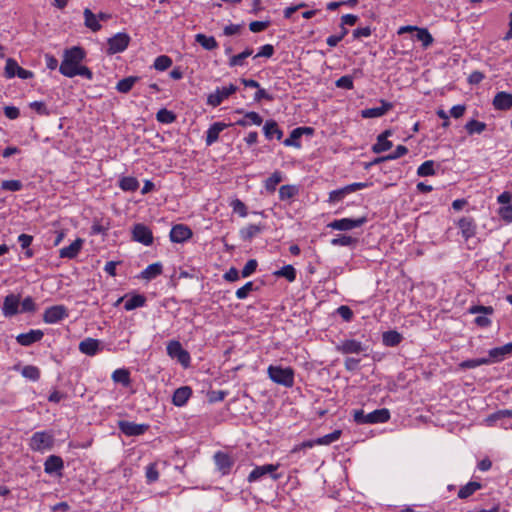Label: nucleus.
<instances>
[{
	"label": "nucleus",
	"mask_w": 512,
	"mask_h": 512,
	"mask_svg": "<svg viewBox=\"0 0 512 512\" xmlns=\"http://www.w3.org/2000/svg\"><path fill=\"white\" fill-rule=\"evenodd\" d=\"M257 266H258L257 261L255 259H250L249 261H247V263L243 267V269L241 271V276L243 278L249 277L256 271Z\"/></svg>",
	"instance_id": "62"
},
{
	"label": "nucleus",
	"mask_w": 512,
	"mask_h": 512,
	"mask_svg": "<svg viewBox=\"0 0 512 512\" xmlns=\"http://www.w3.org/2000/svg\"><path fill=\"white\" fill-rule=\"evenodd\" d=\"M130 36L127 33H117L108 39V53L116 54L123 52L129 45Z\"/></svg>",
	"instance_id": "11"
},
{
	"label": "nucleus",
	"mask_w": 512,
	"mask_h": 512,
	"mask_svg": "<svg viewBox=\"0 0 512 512\" xmlns=\"http://www.w3.org/2000/svg\"><path fill=\"white\" fill-rule=\"evenodd\" d=\"M341 436L340 430H335L330 434L324 435L322 437H319L317 439H313L312 442L315 445H330L331 443L337 441Z\"/></svg>",
	"instance_id": "40"
},
{
	"label": "nucleus",
	"mask_w": 512,
	"mask_h": 512,
	"mask_svg": "<svg viewBox=\"0 0 512 512\" xmlns=\"http://www.w3.org/2000/svg\"><path fill=\"white\" fill-rule=\"evenodd\" d=\"M138 81L139 77L137 76L126 77L117 83L116 89L118 92L126 94L133 88L135 83Z\"/></svg>",
	"instance_id": "36"
},
{
	"label": "nucleus",
	"mask_w": 512,
	"mask_h": 512,
	"mask_svg": "<svg viewBox=\"0 0 512 512\" xmlns=\"http://www.w3.org/2000/svg\"><path fill=\"white\" fill-rule=\"evenodd\" d=\"M162 270L163 268L160 263H153L142 272V277L147 280L154 279L162 273Z\"/></svg>",
	"instance_id": "46"
},
{
	"label": "nucleus",
	"mask_w": 512,
	"mask_h": 512,
	"mask_svg": "<svg viewBox=\"0 0 512 512\" xmlns=\"http://www.w3.org/2000/svg\"><path fill=\"white\" fill-rule=\"evenodd\" d=\"M64 468V462L61 457L50 455L44 463V470L48 474L59 472Z\"/></svg>",
	"instance_id": "28"
},
{
	"label": "nucleus",
	"mask_w": 512,
	"mask_h": 512,
	"mask_svg": "<svg viewBox=\"0 0 512 512\" xmlns=\"http://www.w3.org/2000/svg\"><path fill=\"white\" fill-rule=\"evenodd\" d=\"M336 350L341 354H359L365 351V348L360 341L345 339L337 344Z\"/></svg>",
	"instance_id": "13"
},
{
	"label": "nucleus",
	"mask_w": 512,
	"mask_h": 512,
	"mask_svg": "<svg viewBox=\"0 0 512 512\" xmlns=\"http://www.w3.org/2000/svg\"><path fill=\"white\" fill-rule=\"evenodd\" d=\"M347 194H348V191H346V186L341 188V189L334 190V191L330 192V194H329V201L332 202V203L339 202Z\"/></svg>",
	"instance_id": "64"
},
{
	"label": "nucleus",
	"mask_w": 512,
	"mask_h": 512,
	"mask_svg": "<svg viewBox=\"0 0 512 512\" xmlns=\"http://www.w3.org/2000/svg\"><path fill=\"white\" fill-rule=\"evenodd\" d=\"M132 239L145 246L153 244V234L151 229L143 223H137L132 228Z\"/></svg>",
	"instance_id": "8"
},
{
	"label": "nucleus",
	"mask_w": 512,
	"mask_h": 512,
	"mask_svg": "<svg viewBox=\"0 0 512 512\" xmlns=\"http://www.w3.org/2000/svg\"><path fill=\"white\" fill-rule=\"evenodd\" d=\"M148 424H136L130 421H119L118 428L126 436H139L144 434L149 429Z\"/></svg>",
	"instance_id": "12"
},
{
	"label": "nucleus",
	"mask_w": 512,
	"mask_h": 512,
	"mask_svg": "<svg viewBox=\"0 0 512 512\" xmlns=\"http://www.w3.org/2000/svg\"><path fill=\"white\" fill-rule=\"evenodd\" d=\"M299 192V189L295 185H283L279 189V199L281 201L290 200L295 197Z\"/></svg>",
	"instance_id": "39"
},
{
	"label": "nucleus",
	"mask_w": 512,
	"mask_h": 512,
	"mask_svg": "<svg viewBox=\"0 0 512 512\" xmlns=\"http://www.w3.org/2000/svg\"><path fill=\"white\" fill-rule=\"evenodd\" d=\"M109 229V222L103 223V221L94 220L91 226V234H106Z\"/></svg>",
	"instance_id": "59"
},
{
	"label": "nucleus",
	"mask_w": 512,
	"mask_h": 512,
	"mask_svg": "<svg viewBox=\"0 0 512 512\" xmlns=\"http://www.w3.org/2000/svg\"><path fill=\"white\" fill-rule=\"evenodd\" d=\"M237 86L230 84L221 88H217L213 93L207 97V104L212 107L219 106L224 100L228 99L232 94L237 91Z\"/></svg>",
	"instance_id": "7"
},
{
	"label": "nucleus",
	"mask_w": 512,
	"mask_h": 512,
	"mask_svg": "<svg viewBox=\"0 0 512 512\" xmlns=\"http://www.w3.org/2000/svg\"><path fill=\"white\" fill-rule=\"evenodd\" d=\"M125 300L124 302V309L126 311H131V310H134L136 308H140V307H143L146 303V297L141 295V294H136V295H133L131 297H125V298H120L118 300V303Z\"/></svg>",
	"instance_id": "26"
},
{
	"label": "nucleus",
	"mask_w": 512,
	"mask_h": 512,
	"mask_svg": "<svg viewBox=\"0 0 512 512\" xmlns=\"http://www.w3.org/2000/svg\"><path fill=\"white\" fill-rule=\"evenodd\" d=\"M227 127L228 125L222 122L212 124L206 132V144L210 146L215 143L219 138V134Z\"/></svg>",
	"instance_id": "27"
},
{
	"label": "nucleus",
	"mask_w": 512,
	"mask_h": 512,
	"mask_svg": "<svg viewBox=\"0 0 512 512\" xmlns=\"http://www.w3.org/2000/svg\"><path fill=\"white\" fill-rule=\"evenodd\" d=\"M156 119L160 123L170 124L176 120V115L172 111L162 108L157 112Z\"/></svg>",
	"instance_id": "50"
},
{
	"label": "nucleus",
	"mask_w": 512,
	"mask_h": 512,
	"mask_svg": "<svg viewBox=\"0 0 512 512\" xmlns=\"http://www.w3.org/2000/svg\"><path fill=\"white\" fill-rule=\"evenodd\" d=\"M254 290H256L254 283L252 281H249L236 291V297L241 300L245 299Z\"/></svg>",
	"instance_id": "56"
},
{
	"label": "nucleus",
	"mask_w": 512,
	"mask_h": 512,
	"mask_svg": "<svg viewBox=\"0 0 512 512\" xmlns=\"http://www.w3.org/2000/svg\"><path fill=\"white\" fill-rule=\"evenodd\" d=\"M283 180L282 173L280 171H275L272 175L267 178L264 182L265 189L273 193L276 190L277 185Z\"/></svg>",
	"instance_id": "37"
},
{
	"label": "nucleus",
	"mask_w": 512,
	"mask_h": 512,
	"mask_svg": "<svg viewBox=\"0 0 512 512\" xmlns=\"http://www.w3.org/2000/svg\"><path fill=\"white\" fill-rule=\"evenodd\" d=\"M85 26L93 32L99 31L102 26L99 23L97 15H95L89 8L84 9Z\"/></svg>",
	"instance_id": "30"
},
{
	"label": "nucleus",
	"mask_w": 512,
	"mask_h": 512,
	"mask_svg": "<svg viewBox=\"0 0 512 512\" xmlns=\"http://www.w3.org/2000/svg\"><path fill=\"white\" fill-rule=\"evenodd\" d=\"M512 354V342L505 344L501 347H496L489 350V357L486 360H490L491 363L500 362L505 359L507 355Z\"/></svg>",
	"instance_id": "18"
},
{
	"label": "nucleus",
	"mask_w": 512,
	"mask_h": 512,
	"mask_svg": "<svg viewBox=\"0 0 512 512\" xmlns=\"http://www.w3.org/2000/svg\"><path fill=\"white\" fill-rule=\"evenodd\" d=\"M268 377L276 384L286 388L294 385V370L291 367L270 365L267 369Z\"/></svg>",
	"instance_id": "2"
},
{
	"label": "nucleus",
	"mask_w": 512,
	"mask_h": 512,
	"mask_svg": "<svg viewBox=\"0 0 512 512\" xmlns=\"http://www.w3.org/2000/svg\"><path fill=\"white\" fill-rule=\"evenodd\" d=\"M390 419V412L386 408L377 409L368 414L363 410H356L354 412V420L358 424H375L385 423Z\"/></svg>",
	"instance_id": "3"
},
{
	"label": "nucleus",
	"mask_w": 512,
	"mask_h": 512,
	"mask_svg": "<svg viewBox=\"0 0 512 512\" xmlns=\"http://www.w3.org/2000/svg\"><path fill=\"white\" fill-rule=\"evenodd\" d=\"M44 336L41 330H30L27 333L19 334L16 337V341L22 346H30L40 341Z\"/></svg>",
	"instance_id": "20"
},
{
	"label": "nucleus",
	"mask_w": 512,
	"mask_h": 512,
	"mask_svg": "<svg viewBox=\"0 0 512 512\" xmlns=\"http://www.w3.org/2000/svg\"><path fill=\"white\" fill-rule=\"evenodd\" d=\"M416 39L422 42L424 48L429 47L433 43V37L426 28H419L415 30Z\"/></svg>",
	"instance_id": "42"
},
{
	"label": "nucleus",
	"mask_w": 512,
	"mask_h": 512,
	"mask_svg": "<svg viewBox=\"0 0 512 512\" xmlns=\"http://www.w3.org/2000/svg\"><path fill=\"white\" fill-rule=\"evenodd\" d=\"M146 479L147 483H154L159 479V472L157 470V465L155 463H151L146 467Z\"/></svg>",
	"instance_id": "57"
},
{
	"label": "nucleus",
	"mask_w": 512,
	"mask_h": 512,
	"mask_svg": "<svg viewBox=\"0 0 512 512\" xmlns=\"http://www.w3.org/2000/svg\"><path fill=\"white\" fill-rule=\"evenodd\" d=\"M499 216L506 222H512V202L501 206L498 210Z\"/></svg>",
	"instance_id": "63"
},
{
	"label": "nucleus",
	"mask_w": 512,
	"mask_h": 512,
	"mask_svg": "<svg viewBox=\"0 0 512 512\" xmlns=\"http://www.w3.org/2000/svg\"><path fill=\"white\" fill-rule=\"evenodd\" d=\"M101 342L94 338H86L79 343V351L88 356L96 355L100 350Z\"/></svg>",
	"instance_id": "19"
},
{
	"label": "nucleus",
	"mask_w": 512,
	"mask_h": 512,
	"mask_svg": "<svg viewBox=\"0 0 512 512\" xmlns=\"http://www.w3.org/2000/svg\"><path fill=\"white\" fill-rule=\"evenodd\" d=\"M382 341L385 346L394 347L402 341V336L397 331H387L383 333Z\"/></svg>",
	"instance_id": "35"
},
{
	"label": "nucleus",
	"mask_w": 512,
	"mask_h": 512,
	"mask_svg": "<svg viewBox=\"0 0 512 512\" xmlns=\"http://www.w3.org/2000/svg\"><path fill=\"white\" fill-rule=\"evenodd\" d=\"M279 464H265L262 466H256L248 475V482H256L261 480L264 476L270 475L273 480L280 479L281 475L276 473L279 468Z\"/></svg>",
	"instance_id": "5"
},
{
	"label": "nucleus",
	"mask_w": 512,
	"mask_h": 512,
	"mask_svg": "<svg viewBox=\"0 0 512 512\" xmlns=\"http://www.w3.org/2000/svg\"><path fill=\"white\" fill-rule=\"evenodd\" d=\"M367 222L366 217H361L357 219H350V218H342L337 219L328 224V227L334 229V230H340V231H348L352 230L354 228L361 227L363 224Z\"/></svg>",
	"instance_id": "10"
},
{
	"label": "nucleus",
	"mask_w": 512,
	"mask_h": 512,
	"mask_svg": "<svg viewBox=\"0 0 512 512\" xmlns=\"http://www.w3.org/2000/svg\"><path fill=\"white\" fill-rule=\"evenodd\" d=\"M304 130L305 129H301V128H296V129L292 130V132L290 133V136L284 140V142H283L284 145L300 147L301 146L300 138L304 134Z\"/></svg>",
	"instance_id": "41"
},
{
	"label": "nucleus",
	"mask_w": 512,
	"mask_h": 512,
	"mask_svg": "<svg viewBox=\"0 0 512 512\" xmlns=\"http://www.w3.org/2000/svg\"><path fill=\"white\" fill-rule=\"evenodd\" d=\"M457 226L465 240H468L476 235L477 225L472 217L460 218L457 222Z\"/></svg>",
	"instance_id": "14"
},
{
	"label": "nucleus",
	"mask_w": 512,
	"mask_h": 512,
	"mask_svg": "<svg viewBox=\"0 0 512 512\" xmlns=\"http://www.w3.org/2000/svg\"><path fill=\"white\" fill-rule=\"evenodd\" d=\"M54 445V434L48 431L34 433L29 440V447L33 451L44 452L51 450Z\"/></svg>",
	"instance_id": "4"
},
{
	"label": "nucleus",
	"mask_w": 512,
	"mask_h": 512,
	"mask_svg": "<svg viewBox=\"0 0 512 512\" xmlns=\"http://www.w3.org/2000/svg\"><path fill=\"white\" fill-rule=\"evenodd\" d=\"M435 174V162L427 160L423 162L417 169V175L420 177L432 176Z\"/></svg>",
	"instance_id": "43"
},
{
	"label": "nucleus",
	"mask_w": 512,
	"mask_h": 512,
	"mask_svg": "<svg viewBox=\"0 0 512 512\" xmlns=\"http://www.w3.org/2000/svg\"><path fill=\"white\" fill-rule=\"evenodd\" d=\"M335 85L341 89L351 90L354 87L353 78L349 75L342 76L335 82Z\"/></svg>",
	"instance_id": "61"
},
{
	"label": "nucleus",
	"mask_w": 512,
	"mask_h": 512,
	"mask_svg": "<svg viewBox=\"0 0 512 512\" xmlns=\"http://www.w3.org/2000/svg\"><path fill=\"white\" fill-rule=\"evenodd\" d=\"M253 53V50L250 49V48H247L245 49L243 52L237 54V55H234L230 58L229 60V65L231 67H234V66H243L244 65V60L251 56Z\"/></svg>",
	"instance_id": "49"
},
{
	"label": "nucleus",
	"mask_w": 512,
	"mask_h": 512,
	"mask_svg": "<svg viewBox=\"0 0 512 512\" xmlns=\"http://www.w3.org/2000/svg\"><path fill=\"white\" fill-rule=\"evenodd\" d=\"M20 66L13 58H8L5 65V76L7 78H13L17 75Z\"/></svg>",
	"instance_id": "54"
},
{
	"label": "nucleus",
	"mask_w": 512,
	"mask_h": 512,
	"mask_svg": "<svg viewBox=\"0 0 512 512\" xmlns=\"http://www.w3.org/2000/svg\"><path fill=\"white\" fill-rule=\"evenodd\" d=\"M195 41L206 50H214L218 47V43L213 36L199 33L195 35Z\"/></svg>",
	"instance_id": "33"
},
{
	"label": "nucleus",
	"mask_w": 512,
	"mask_h": 512,
	"mask_svg": "<svg viewBox=\"0 0 512 512\" xmlns=\"http://www.w3.org/2000/svg\"><path fill=\"white\" fill-rule=\"evenodd\" d=\"M465 129L470 135L481 134L486 129V124L484 122L472 119L466 123Z\"/></svg>",
	"instance_id": "47"
},
{
	"label": "nucleus",
	"mask_w": 512,
	"mask_h": 512,
	"mask_svg": "<svg viewBox=\"0 0 512 512\" xmlns=\"http://www.w3.org/2000/svg\"><path fill=\"white\" fill-rule=\"evenodd\" d=\"M480 488H481L480 483L469 482L468 484H466L465 486L460 488V490L458 491V497L461 499H466L469 496H471L473 493H475L477 490H479Z\"/></svg>",
	"instance_id": "44"
},
{
	"label": "nucleus",
	"mask_w": 512,
	"mask_h": 512,
	"mask_svg": "<svg viewBox=\"0 0 512 512\" xmlns=\"http://www.w3.org/2000/svg\"><path fill=\"white\" fill-rule=\"evenodd\" d=\"M230 206L232 207L233 212L239 214V216H241V217L247 216V214H248L247 207L244 204V202H242L240 199H234L230 203Z\"/></svg>",
	"instance_id": "58"
},
{
	"label": "nucleus",
	"mask_w": 512,
	"mask_h": 512,
	"mask_svg": "<svg viewBox=\"0 0 512 512\" xmlns=\"http://www.w3.org/2000/svg\"><path fill=\"white\" fill-rule=\"evenodd\" d=\"M84 57L85 52L80 47H72L66 50L59 66L60 73L69 78L82 76L87 79H92L93 74L90 69L81 64Z\"/></svg>",
	"instance_id": "1"
},
{
	"label": "nucleus",
	"mask_w": 512,
	"mask_h": 512,
	"mask_svg": "<svg viewBox=\"0 0 512 512\" xmlns=\"http://www.w3.org/2000/svg\"><path fill=\"white\" fill-rule=\"evenodd\" d=\"M68 317V310L63 305H54L45 309L43 321L48 324H55Z\"/></svg>",
	"instance_id": "9"
},
{
	"label": "nucleus",
	"mask_w": 512,
	"mask_h": 512,
	"mask_svg": "<svg viewBox=\"0 0 512 512\" xmlns=\"http://www.w3.org/2000/svg\"><path fill=\"white\" fill-rule=\"evenodd\" d=\"M112 379L116 383H121L128 387L131 384L130 372L127 369H117L112 374Z\"/></svg>",
	"instance_id": "38"
},
{
	"label": "nucleus",
	"mask_w": 512,
	"mask_h": 512,
	"mask_svg": "<svg viewBox=\"0 0 512 512\" xmlns=\"http://www.w3.org/2000/svg\"><path fill=\"white\" fill-rule=\"evenodd\" d=\"M262 122H263V118L257 112L251 111V112L245 113L244 118L238 120L236 122V124L239 126H242V127H246L251 124H255V125L259 126L262 124Z\"/></svg>",
	"instance_id": "32"
},
{
	"label": "nucleus",
	"mask_w": 512,
	"mask_h": 512,
	"mask_svg": "<svg viewBox=\"0 0 512 512\" xmlns=\"http://www.w3.org/2000/svg\"><path fill=\"white\" fill-rule=\"evenodd\" d=\"M356 242L351 236L341 235L331 240L333 246H351Z\"/></svg>",
	"instance_id": "60"
},
{
	"label": "nucleus",
	"mask_w": 512,
	"mask_h": 512,
	"mask_svg": "<svg viewBox=\"0 0 512 512\" xmlns=\"http://www.w3.org/2000/svg\"><path fill=\"white\" fill-rule=\"evenodd\" d=\"M84 240L77 238L69 246L63 247L59 250V257L66 259H74L80 253L83 248Z\"/></svg>",
	"instance_id": "17"
},
{
	"label": "nucleus",
	"mask_w": 512,
	"mask_h": 512,
	"mask_svg": "<svg viewBox=\"0 0 512 512\" xmlns=\"http://www.w3.org/2000/svg\"><path fill=\"white\" fill-rule=\"evenodd\" d=\"M214 460L218 469L221 471L223 475L228 474L234 464L233 459L227 453L224 452H217L214 455Z\"/></svg>",
	"instance_id": "22"
},
{
	"label": "nucleus",
	"mask_w": 512,
	"mask_h": 512,
	"mask_svg": "<svg viewBox=\"0 0 512 512\" xmlns=\"http://www.w3.org/2000/svg\"><path fill=\"white\" fill-rule=\"evenodd\" d=\"M192 395V390L188 386H183L175 390L172 402L175 406H184Z\"/></svg>",
	"instance_id": "25"
},
{
	"label": "nucleus",
	"mask_w": 512,
	"mask_h": 512,
	"mask_svg": "<svg viewBox=\"0 0 512 512\" xmlns=\"http://www.w3.org/2000/svg\"><path fill=\"white\" fill-rule=\"evenodd\" d=\"M262 225L250 224L240 230V236L244 241H251L263 230Z\"/></svg>",
	"instance_id": "31"
},
{
	"label": "nucleus",
	"mask_w": 512,
	"mask_h": 512,
	"mask_svg": "<svg viewBox=\"0 0 512 512\" xmlns=\"http://www.w3.org/2000/svg\"><path fill=\"white\" fill-rule=\"evenodd\" d=\"M493 106L496 110H509L512 108V94L508 92H498L494 96Z\"/></svg>",
	"instance_id": "23"
},
{
	"label": "nucleus",
	"mask_w": 512,
	"mask_h": 512,
	"mask_svg": "<svg viewBox=\"0 0 512 512\" xmlns=\"http://www.w3.org/2000/svg\"><path fill=\"white\" fill-rule=\"evenodd\" d=\"M264 134L267 139L271 140L276 137L280 140L283 136V132L279 129L278 124L273 121H267L263 127Z\"/></svg>",
	"instance_id": "29"
},
{
	"label": "nucleus",
	"mask_w": 512,
	"mask_h": 512,
	"mask_svg": "<svg viewBox=\"0 0 512 512\" xmlns=\"http://www.w3.org/2000/svg\"><path fill=\"white\" fill-rule=\"evenodd\" d=\"M390 130H385L383 133L378 135L377 142L372 146V151L374 153H382L389 150L392 147V142L388 140V137L391 136Z\"/></svg>",
	"instance_id": "24"
},
{
	"label": "nucleus",
	"mask_w": 512,
	"mask_h": 512,
	"mask_svg": "<svg viewBox=\"0 0 512 512\" xmlns=\"http://www.w3.org/2000/svg\"><path fill=\"white\" fill-rule=\"evenodd\" d=\"M487 364H490V360H486V358H477V359H469V360L463 361L459 364V366L462 369H473V368L479 367L481 365H487Z\"/></svg>",
	"instance_id": "53"
},
{
	"label": "nucleus",
	"mask_w": 512,
	"mask_h": 512,
	"mask_svg": "<svg viewBox=\"0 0 512 512\" xmlns=\"http://www.w3.org/2000/svg\"><path fill=\"white\" fill-rule=\"evenodd\" d=\"M20 297L18 295L9 294L5 297L2 312L6 317H12L19 312Z\"/></svg>",
	"instance_id": "15"
},
{
	"label": "nucleus",
	"mask_w": 512,
	"mask_h": 512,
	"mask_svg": "<svg viewBox=\"0 0 512 512\" xmlns=\"http://www.w3.org/2000/svg\"><path fill=\"white\" fill-rule=\"evenodd\" d=\"M273 274L276 277H284L289 282H293L296 279V270L292 265H286L280 270L275 271Z\"/></svg>",
	"instance_id": "48"
},
{
	"label": "nucleus",
	"mask_w": 512,
	"mask_h": 512,
	"mask_svg": "<svg viewBox=\"0 0 512 512\" xmlns=\"http://www.w3.org/2000/svg\"><path fill=\"white\" fill-rule=\"evenodd\" d=\"M167 354L173 358V359H177L178 362L184 366V367H188L190 365V355L189 353L183 349L181 343L179 341H176V340H172L170 341L168 344H167Z\"/></svg>",
	"instance_id": "6"
},
{
	"label": "nucleus",
	"mask_w": 512,
	"mask_h": 512,
	"mask_svg": "<svg viewBox=\"0 0 512 512\" xmlns=\"http://www.w3.org/2000/svg\"><path fill=\"white\" fill-rule=\"evenodd\" d=\"M192 237L191 229L184 224H177L170 231V239L175 243H182Z\"/></svg>",
	"instance_id": "16"
},
{
	"label": "nucleus",
	"mask_w": 512,
	"mask_h": 512,
	"mask_svg": "<svg viewBox=\"0 0 512 512\" xmlns=\"http://www.w3.org/2000/svg\"><path fill=\"white\" fill-rule=\"evenodd\" d=\"M381 107L368 108L361 111L363 118H378L385 115L389 110L392 109L393 105L390 102L381 100Z\"/></svg>",
	"instance_id": "21"
},
{
	"label": "nucleus",
	"mask_w": 512,
	"mask_h": 512,
	"mask_svg": "<svg viewBox=\"0 0 512 512\" xmlns=\"http://www.w3.org/2000/svg\"><path fill=\"white\" fill-rule=\"evenodd\" d=\"M172 65V59L166 55L158 56L154 61V68L158 71H165Z\"/></svg>",
	"instance_id": "52"
},
{
	"label": "nucleus",
	"mask_w": 512,
	"mask_h": 512,
	"mask_svg": "<svg viewBox=\"0 0 512 512\" xmlns=\"http://www.w3.org/2000/svg\"><path fill=\"white\" fill-rule=\"evenodd\" d=\"M408 152V149L406 146L404 145H398L395 149V151L387 156H383V157H380V158H377L375 159V163H380V162H383V161H388V160H395V159H398L402 156H404L405 154H407Z\"/></svg>",
	"instance_id": "45"
},
{
	"label": "nucleus",
	"mask_w": 512,
	"mask_h": 512,
	"mask_svg": "<svg viewBox=\"0 0 512 512\" xmlns=\"http://www.w3.org/2000/svg\"><path fill=\"white\" fill-rule=\"evenodd\" d=\"M23 187V184L20 180H4L1 183V189L6 191H20Z\"/></svg>",
	"instance_id": "55"
},
{
	"label": "nucleus",
	"mask_w": 512,
	"mask_h": 512,
	"mask_svg": "<svg viewBox=\"0 0 512 512\" xmlns=\"http://www.w3.org/2000/svg\"><path fill=\"white\" fill-rule=\"evenodd\" d=\"M139 185V181L132 176H125L119 180V187L125 192H135Z\"/></svg>",
	"instance_id": "34"
},
{
	"label": "nucleus",
	"mask_w": 512,
	"mask_h": 512,
	"mask_svg": "<svg viewBox=\"0 0 512 512\" xmlns=\"http://www.w3.org/2000/svg\"><path fill=\"white\" fill-rule=\"evenodd\" d=\"M21 374L23 377L32 381H37L40 378L39 368L33 365L24 366Z\"/></svg>",
	"instance_id": "51"
}]
</instances>
